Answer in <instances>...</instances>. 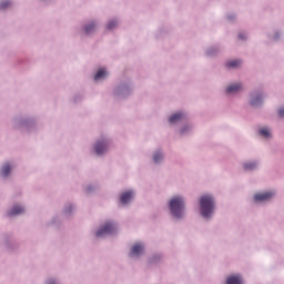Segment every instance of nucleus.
<instances>
[{
    "label": "nucleus",
    "instance_id": "dca6fc26",
    "mask_svg": "<svg viewBox=\"0 0 284 284\" xmlns=\"http://www.w3.org/2000/svg\"><path fill=\"white\" fill-rule=\"evenodd\" d=\"M257 166L256 162H246V164H244V169L246 171H252L253 169H255Z\"/></svg>",
    "mask_w": 284,
    "mask_h": 284
},
{
    "label": "nucleus",
    "instance_id": "4be33fe9",
    "mask_svg": "<svg viewBox=\"0 0 284 284\" xmlns=\"http://www.w3.org/2000/svg\"><path fill=\"white\" fill-rule=\"evenodd\" d=\"M278 115H281V118H284V109L278 110Z\"/></svg>",
    "mask_w": 284,
    "mask_h": 284
},
{
    "label": "nucleus",
    "instance_id": "aec40b11",
    "mask_svg": "<svg viewBox=\"0 0 284 284\" xmlns=\"http://www.w3.org/2000/svg\"><path fill=\"white\" fill-rule=\"evenodd\" d=\"M118 22L115 20H112L111 22L108 23V29H114L116 27Z\"/></svg>",
    "mask_w": 284,
    "mask_h": 284
},
{
    "label": "nucleus",
    "instance_id": "423d86ee",
    "mask_svg": "<svg viewBox=\"0 0 284 284\" xmlns=\"http://www.w3.org/2000/svg\"><path fill=\"white\" fill-rule=\"evenodd\" d=\"M143 248H144V244H141V243L133 244L131 248V255H140V253L143 252Z\"/></svg>",
    "mask_w": 284,
    "mask_h": 284
},
{
    "label": "nucleus",
    "instance_id": "20e7f679",
    "mask_svg": "<svg viewBox=\"0 0 284 284\" xmlns=\"http://www.w3.org/2000/svg\"><path fill=\"white\" fill-rule=\"evenodd\" d=\"M273 195H274L273 191H266L264 193H255L254 200L255 202H263L265 200H270L271 197H273Z\"/></svg>",
    "mask_w": 284,
    "mask_h": 284
},
{
    "label": "nucleus",
    "instance_id": "9b49d317",
    "mask_svg": "<svg viewBox=\"0 0 284 284\" xmlns=\"http://www.w3.org/2000/svg\"><path fill=\"white\" fill-rule=\"evenodd\" d=\"M12 172V168L7 163L1 169V176H8Z\"/></svg>",
    "mask_w": 284,
    "mask_h": 284
},
{
    "label": "nucleus",
    "instance_id": "6e6552de",
    "mask_svg": "<svg viewBox=\"0 0 284 284\" xmlns=\"http://www.w3.org/2000/svg\"><path fill=\"white\" fill-rule=\"evenodd\" d=\"M26 210L23 206H13V209L9 212V216H17L19 214H23Z\"/></svg>",
    "mask_w": 284,
    "mask_h": 284
},
{
    "label": "nucleus",
    "instance_id": "b1692460",
    "mask_svg": "<svg viewBox=\"0 0 284 284\" xmlns=\"http://www.w3.org/2000/svg\"><path fill=\"white\" fill-rule=\"evenodd\" d=\"M239 38H240V39H243V38H244V36H242V33H240Z\"/></svg>",
    "mask_w": 284,
    "mask_h": 284
},
{
    "label": "nucleus",
    "instance_id": "2eb2a0df",
    "mask_svg": "<svg viewBox=\"0 0 284 284\" xmlns=\"http://www.w3.org/2000/svg\"><path fill=\"white\" fill-rule=\"evenodd\" d=\"M241 64V60H231L230 62H226V67L229 68H236L240 67Z\"/></svg>",
    "mask_w": 284,
    "mask_h": 284
},
{
    "label": "nucleus",
    "instance_id": "0eeeda50",
    "mask_svg": "<svg viewBox=\"0 0 284 284\" xmlns=\"http://www.w3.org/2000/svg\"><path fill=\"white\" fill-rule=\"evenodd\" d=\"M133 195V191H125L124 193L121 194V202L123 204H126L128 202H130V200H132Z\"/></svg>",
    "mask_w": 284,
    "mask_h": 284
},
{
    "label": "nucleus",
    "instance_id": "f3484780",
    "mask_svg": "<svg viewBox=\"0 0 284 284\" xmlns=\"http://www.w3.org/2000/svg\"><path fill=\"white\" fill-rule=\"evenodd\" d=\"M260 133H261V135H264L265 138H268L271 135L270 129H266V128L260 129Z\"/></svg>",
    "mask_w": 284,
    "mask_h": 284
},
{
    "label": "nucleus",
    "instance_id": "a211bd4d",
    "mask_svg": "<svg viewBox=\"0 0 284 284\" xmlns=\"http://www.w3.org/2000/svg\"><path fill=\"white\" fill-rule=\"evenodd\" d=\"M162 159H163V153H160V152L154 153L153 155L154 162H159Z\"/></svg>",
    "mask_w": 284,
    "mask_h": 284
},
{
    "label": "nucleus",
    "instance_id": "412c9836",
    "mask_svg": "<svg viewBox=\"0 0 284 284\" xmlns=\"http://www.w3.org/2000/svg\"><path fill=\"white\" fill-rule=\"evenodd\" d=\"M8 6H10V1L2 2L0 4V8H1V10H6V8H8Z\"/></svg>",
    "mask_w": 284,
    "mask_h": 284
},
{
    "label": "nucleus",
    "instance_id": "ddd939ff",
    "mask_svg": "<svg viewBox=\"0 0 284 284\" xmlns=\"http://www.w3.org/2000/svg\"><path fill=\"white\" fill-rule=\"evenodd\" d=\"M105 75H106L105 69H99V71H97V73L94 75V80H101Z\"/></svg>",
    "mask_w": 284,
    "mask_h": 284
},
{
    "label": "nucleus",
    "instance_id": "9d476101",
    "mask_svg": "<svg viewBox=\"0 0 284 284\" xmlns=\"http://www.w3.org/2000/svg\"><path fill=\"white\" fill-rule=\"evenodd\" d=\"M241 89H242V84H231L230 87H227L226 93H236Z\"/></svg>",
    "mask_w": 284,
    "mask_h": 284
},
{
    "label": "nucleus",
    "instance_id": "f03ea898",
    "mask_svg": "<svg viewBox=\"0 0 284 284\" xmlns=\"http://www.w3.org/2000/svg\"><path fill=\"white\" fill-rule=\"evenodd\" d=\"M184 206V200L181 196H175L170 200V210L175 217H181V215H183Z\"/></svg>",
    "mask_w": 284,
    "mask_h": 284
},
{
    "label": "nucleus",
    "instance_id": "f8f14e48",
    "mask_svg": "<svg viewBox=\"0 0 284 284\" xmlns=\"http://www.w3.org/2000/svg\"><path fill=\"white\" fill-rule=\"evenodd\" d=\"M182 118H183V113H174L169 118V122L175 123V122H179V120H182Z\"/></svg>",
    "mask_w": 284,
    "mask_h": 284
},
{
    "label": "nucleus",
    "instance_id": "7ed1b4c3",
    "mask_svg": "<svg viewBox=\"0 0 284 284\" xmlns=\"http://www.w3.org/2000/svg\"><path fill=\"white\" fill-rule=\"evenodd\" d=\"M114 231H115L114 224H112V222H106L103 226L98 229L95 235L102 236V235H106L108 233H113Z\"/></svg>",
    "mask_w": 284,
    "mask_h": 284
},
{
    "label": "nucleus",
    "instance_id": "6ab92c4d",
    "mask_svg": "<svg viewBox=\"0 0 284 284\" xmlns=\"http://www.w3.org/2000/svg\"><path fill=\"white\" fill-rule=\"evenodd\" d=\"M261 102H262V98H253L251 100V104H253V105L261 104Z\"/></svg>",
    "mask_w": 284,
    "mask_h": 284
},
{
    "label": "nucleus",
    "instance_id": "39448f33",
    "mask_svg": "<svg viewBox=\"0 0 284 284\" xmlns=\"http://www.w3.org/2000/svg\"><path fill=\"white\" fill-rule=\"evenodd\" d=\"M108 150V144L106 142H97L94 145V151L98 153V155L104 153V151Z\"/></svg>",
    "mask_w": 284,
    "mask_h": 284
},
{
    "label": "nucleus",
    "instance_id": "1a4fd4ad",
    "mask_svg": "<svg viewBox=\"0 0 284 284\" xmlns=\"http://www.w3.org/2000/svg\"><path fill=\"white\" fill-rule=\"evenodd\" d=\"M226 284H242L240 275H231L226 278Z\"/></svg>",
    "mask_w": 284,
    "mask_h": 284
},
{
    "label": "nucleus",
    "instance_id": "5701e85b",
    "mask_svg": "<svg viewBox=\"0 0 284 284\" xmlns=\"http://www.w3.org/2000/svg\"><path fill=\"white\" fill-rule=\"evenodd\" d=\"M47 284H57V281L50 280Z\"/></svg>",
    "mask_w": 284,
    "mask_h": 284
},
{
    "label": "nucleus",
    "instance_id": "f257e3e1",
    "mask_svg": "<svg viewBox=\"0 0 284 284\" xmlns=\"http://www.w3.org/2000/svg\"><path fill=\"white\" fill-rule=\"evenodd\" d=\"M201 204V214L204 217H210L211 213H213L215 209L214 197L212 195H202L200 200Z\"/></svg>",
    "mask_w": 284,
    "mask_h": 284
},
{
    "label": "nucleus",
    "instance_id": "4468645a",
    "mask_svg": "<svg viewBox=\"0 0 284 284\" xmlns=\"http://www.w3.org/2000/svg\"><path fill=\"white\" fill-rule=\"evenodd\" d=\"M95 29L97 24L94 22H91L90 24H87V27H84L85 33H92V31H95Z\"/></svg>",
    "mask_w": 284,
    "mask_h": 284
}]
</instances>
